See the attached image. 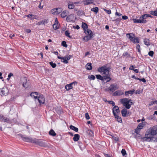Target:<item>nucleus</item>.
<instances>
[{
	"label": "nucleus",
	"mask_w": 157,
	"mask_h": 157,
	"mask_svg": "<svg viewBox=\"0 0 157 157\" xmlns=\"http://www.w3.org/2000/svg\"><path fill=\"white\" fill-rule=\"evenodd\" d=\"M82 27L83 29L84 32L86 35L84 37L83 40L87 42L92 39L93 37V33L90 29H88L87 24L85 23L82 22Z\"/></svg>",
	"instance_id": "1"
},
{
	"label": "nucleus",
	"mask_w": 157,
	"mask_h": 157,
	"mask_svg": "<svg viewBox=\"0 0 157 157\" xmlns=\"http://www.w3.org/2000/svg\"><path fill=\"white\" fill-rule=\"evenodd\" d=\"M157 134V125L154 126L147 130L145 136H155Z\"/></svg>",
	"instance_id": "2"
},
{
	"label": "nucleus",
	"mask_w": 157,
	"mask_h": 157,
	"mask_svg": "<svg viewBox=\"0 0 157 157\" xmlns=\"http://www.w3.org/2000/svg\"><path fill=\"white\" fill-rule=\"evenodd\" d=\"M109 70L110 68L109 67H107L106 65L98 68V71L101 73H103L102 75H105L108 72H110Z\"/></svg>",
	"instance_id": "3"
},
{
	"label": "nucleus",
	"mask_w": 157,
	"mask_h": 157,
	"mask_svg": "<svg viewBox=\"0 0 157 157\" xmlns=\"http://www.w3.org/2000/svg\"><path fill=\"white\" fill-rule=\"evenodd\" d=\"M133 36H131L130 33H127L126 34L127 37L129 39L131 42H132L133 43L135 44L136 43H139L140 40L139 38L137 37H135V36L133 34H132Z\"/></svg>",
	"instance_id": "4"
},
{
	"label": "nucleus",
	"mask_w": 157,
	"mask_h": 157,
	"mask_svg": "<svg viewBox=\"0 0 157 157\" xmlns=\"http://www.w3.org/2000/svg\"><path fill=\"white\" fill-rule=\"evenodd\" d=\"M33 143H35L41 147H46L48 146L46 141L43 140L34 139Z\"/></svg>",
	"instance_id": "5"
},
{
	"label": "nucleus",
	"mask_w": 157,
	"mask_h": 157,
	"mask_svg": "<svg viewBox=\"0 0 157 157\" xmlns=\"http://www.w3.org/2000/svg\"><path fill=\"white\" fill-rule=\"evenodd\" d=\"M18 135L25 142H31L33 143V141H34V139H33L31 138L26 136H25L22 135L21 134Z\"/></svg>",
	"instance_id": "6"
},
{
	"label": "nucleus",
	"mask_w": 157,
	"mask_h": 157,
	"mask_svg": "<svg viewBox=\"0 0 157 157\" xmlns=\"http://www.w3.org/2000/svg\"><path fill=\"white\" fill-rule=\"evenodd\" d=\"M154 136H145V137L143 139L144 140L148 141H153L156 142L157 141V138Z\"/></svg>",
	"instance_id": "7"
},
{
	"label": "nucleus",
	"mask_w": 157,
	"mask_h": 157,
	"mask_svg": "<svg viewBox=\"0 0 157 157\" xmlns=\"http://www.w3.org/2000/svg\"><path fill=\"white\" fill-rule=\"evenodd\" d=\"M39 96L37 98L39 102L40 105H42L45 103V99L44 95L42 94H39Z\"/></svg>",
	"instance_id": "8"
},
{
	"label": "nucleus",
	"mask_w": 157,
	"mask_h": 157,
	"mask_svg": "<svg viewBox=\"0 0 157 157\" xmlns=\"http://www.w3.org/2000/svg\"><path fill=\"white\" fill-rule=\"evenodd\" d=\"M144 127L143 122L140 123L138 125L137 128L135 130V132L137 134H138L140 132V130L142 129Z\"/></svg>",
	"instance_id": "9"
},
{
	"label": "nucleus",
	"mask_w": 157,
	"mask_h": 157,
	"mask_svg": "<svg viewBox=\"0 0 157 157\" xmlns=\"http://www.w3.org/2000/svg\"><path fill=\"white\" fill-rule=\"evenodd\" d=\"M118 89L116 85L111 84L109 87L106 89V90L110 91L113 92H114L116 90Z\"/></svg>",
	"instance_id": "10"
},
{
	"label": "nucleus",
	"mask_w": 157,
	"mask_h": 157,
	"mask_svg": "<svg viewBox=\"0 0 157 157\" xmlns=\"http://www.w3.org/2000/svg\"><path fill=\"white\" fill-rule=\"evenodd\" d=\"M9 92V90L6 87H3L2 88L1 90V93L2 94L1 96H6V95Z\"/></svg>",
	"instance_id": "11"
},
{
	"label": "nucleus",
	"mask_w": 157,
	"mask_h": 157,
	"mask_svg": "<svg viewBox=\"0 0 157 157\" xmlns=\"http://www.w3.org/2000/svg\"><path fill=\"white\" fill-rule=\"evenodd\" d=\"M71 57H72L71 55L66 56L63 57V60H61V61L63 62L64 63H68V60L71 59Z\"/></svg>",
	"instance_id": "12"
},
{
	"label": "nucleus",
	"mask_w": 157,
	"mask_h": 157,
	"mask_svg": "<svg viewBox=\"0 0 157 157\" xmlns=\"http://www.w3.org/2000/svg\"><path fill=\"white\" fill-rule=\"evenodd\" d=\"M78 82L76 81H74L71 83L67 84L65 86V89L67 90H69L71 89L72 88V85L74 83L77 84Z\"/></svg>",
	"instance_id": "13"
},
{
	"label": "nucleus",
	"mask_w": 157,
	"mask_h": 157,
	"mask_svg": "<svg viewBox=\"0 0 157 157\" xmlns=\"http://www.w3.org/2000/svg\"><path fill=\"white\" fill-rule=\"evenodd\" d=\"M62 10L61 8H56L52 9L51 11L52 13H57L58 14Z\"/></svg>",
	"instance_id": "14"
},
{
	"label": "nucleus",
	"mask_w": 157,
	"mask_h": 157,
	"mask_svg": "<svg viewBox=\"0 0 157 157\" xmlns=\"http://www.w3.org/2000/svg\"><path fill=\"white\" fill-rule=\"evenodd\" d=\"M111 75V73L108 72L106 74L104 75V80H107V82H109L111 79L110 77Z\"/></svg>",
	"instance_id": "15"
},
{
	"label": "nucleus",
	"mask_w": 157,
	"mask_h": 157,
	"mask_svg": "<svg viewBox=\"0 0 157 157\" xmlns=\"http://www.w3.org/2000/svg\"><path fill=\"white\" fill-rule=\"evenodd\" d=\"M133 20L134 23H146L147 22L146 20H143L140 18L139 19H133Z\"/></svg>",
	"instance_id": "16"
},
{
	"label": "nucleus",
	"mask_w": 157,
	"mask_h": 157,
	"mask_svg": "<svg viewBox=\"0 0 157 157\" xmlns=\"http://www.w3.org/2000/svg\"><path fill=\"white\" fill-rule=\"evenodd\" d=\"M131 100V99H128L127 98H123L121 99V102L124 105L126 103H129Z\"/></svg>",
	"instance_id": "17"
},
{
	"label": "nucleus",
	"mask_w": 157,
	"mask_h": 157,
	"mask_svg": "<svg viewBox=\"0 0 157 157\" xmlns=\"http://www.w3.org/2000/svg\"><path fill=\"white\" fill-rule=\"evenodd\" d=\"M121 114L123 117H125L127 115L129 114V112H128L127 110L125 109H122L121 111Z\"/></svg>",
	"instance_id": "18"
},
{
	"label": "nucleus",
	"mask_w": 157,
	"mask_h": 157,
	"mask_svg": "<svg viewBox=\"0 0 157 157\" xmlns=\"http://www.w3.org/2000/svg\"><path fill=\"white\" fill-rule=\"evenodd\" d=\"M23 82L22 84V86H23L25 88H27L28 87V85L27 83V79L26 78H24L22 79V80Z\"/></svg>",
	"instance_id": "19"
},
{
	"label": "nucleus",
	"mask_w": 157,
	"mask_h": 157,
	"mask_svg": "<svg viewBox=\"0 0 157 157\" xmlns=\"http://www.w3.org/2000/svg\"><path fill=\"white\" fill-rule=\"evenodd\" d=\"M113 110V112L114 113H115L116 114L117 113H119L120 112L119 107L117 105H115L114 106V107H113V108L112 109Z\"/></svg>",
	"instance_id": "20"
},
{
	"label": "nucleus",
	"mask_w": 157,
	"mask_h": 157,
	"mask_svg": "<svg viewBox=\"0 0 157 157\" xmlns=\"http://www.w3.org/2000/svg\"><path fill=\"white\" fill-rule=\"evenodd\" d=\"M113 115L114 116L115 118L117 119V120L118 122L120 123H121L122 122V120L120 117H119V116L117 115L115 113H114V112Z\"/></svg>",
	"instance_id": "21"
},
{
	"label": "nucleus",
	"mask_w": 157,
	"mask_h": 157,
	"mask_svg": "<svg viewBox=\"0 0 157 157\" xmlns=\"http://www.w3.org/2000/svg\"><path fill=\"white\" fill-rule=\"evenodd\" d=\"M124 94V93L121 90H117L114 92L113 94L114 96H120Z\"/></svg>",
	"instance_id": "22"
},
{
	"label": "nucleus",
	"mask_w": 157,
	"mask_h": 157,
	"mask_svg": "<svg viewBox=\"0 0 157 157\" xmlns=\"http://www.w3.org/2000/svg\"><path fill=\"white\" fill-rule=\"evenodd\" d=\"M68 14V12L67 10H65L63 11L61 13V16L62 18H64L66 17Z\"/></svg>",
	"instance_id": "23"
},
{
	"label": "nucleus",
	"mask_w": 157,
	"mask_h": 157,
	"mask_svg": "<svg viewBox=\"0 0 157 157\" xmlns=\"http://www.w3.org/2000/svg\"><path fill=\"white\" fill-rule=\"evenodd\" d=\"M75 7V5L73 3V2H69L68 3V8L70 9H72Z\"/></svg>",
	"instance_id": "24"
},
{
	"label": "nucleus",
	"mask_w": 157,
	"mask_h": 157,
	"mask_svg": "<svg viewBox=\"0 0 157 157\" xmlns=\"http://www.w3.org/2000/svg\"><path fill=\"white\" fill-rule=\"evenodd\" d=\"M83 2H84V4L86 5L93 3L94 1L92 0H86L84 1Z\"/></svg>",
	"instance_id": "25"
},
{
	"label": "nucleus",
	"mask_w": 157,
	"mask_h": 157,
	"mask_svg": "<svg viewBox=\"0 0 157 157\" xmlns=\"http://www.w3.org/2000/svg\"><path fill=\"white\" fill-rule=\"evenodd\" d=\"M79 135L78 134H75L74 135L73 140L74 141H77L79 140Z\"/></svg>",
	"instance_id": "26"
},
{
	"label": "nucleus",
	"mask_w": 157,
	"mask_h": 157,
	"mask_svg": "<svg viewBox=\"0 0 157 157\" xmlns=\"http://www.w3.org/2000/svg\"><path fill=\"white\" fill-rule=\"evenodd\" d=\"M86 69L90 70L92 69V67L91 63H87L86 65Z\"/></svg>",
	"instance_id": "27"
},
{
	"label": "nucleus",
	"mask_w": 157,
	"mask_h": 157,
	"mask_svg": "<svg viewBox=\"0 0 157 157\" xmlns=\"http://www.w3.org/2000/svg\"><path fill=\"white\" fill-rule=\"evenodd\" d=\"M135 90L133 89L132 90H129L125 92V94L127 96L129 94H131L132 95L134 92Z\"/></svg>",
	"instance_id": "28"
},
{
	"label": "nucleus",
	"mask_w": 157,
	"mask_h": 157,
	"mask_svg": "<svg viewBox=\"0 0 157 157\" xmlns=\"http://www.w3.org/2000/svg\"><path fill=\"white\" fill-rule=\"evenodd\" d=\"M96 76L97 79L102 81H104V75L102 76L100 75H96Z\"/></svg>",
	"instance_id": "29"
},
{
	"label": "nucleus",
	"mask_w": 157,
	"mask_h": 157,
	"mask_svg": "<svg viewBox=\"0 0 157 157\" xmlns=\"http://www.w3.org/2000/svg\"><path fill=\"white\" fill-rule=\"evenodd\" d=\"M144 42L145 45L147 46H149L150 45V43L149 42V39L145 38L144 39Z\"/></svg>",
	"instance_id": "30"
},
{
	"label": "nucleus",
	"mask_w": 157,
	"mask_h": 157,
	"mask_svg": "<svg viewBox=\"0 0 157 157\" xmlns=\"http://www.w3.org/2000/svg\"><path fill=\"white\" fill-rule=\"evenodd\" d=\"M121 20L122 19L121 17H119L113 20L112 21H115L116 24L118 25L120 22Z\"/></svg>",
	"instance_id": "31"
},
{
	"label": "nucleus",
	"mask_w": 157,
	"mask_h": 157,
	"mask_svg": "<svg viewBox=\"0 0 157 157\" xmlns=\"http://www.w3.org/2000/svg\"><path fill=\"white\" fill-rule=\"evenodd\" d=\"M70 128L71 129L74 131H75L77 132L78 131V129L75 126L71 125L70 126Z\"/></svg>",
	"instance_id": "32"
},
{
	"label": "nucleus",
	"mask_w": 157,
	"mask_h": 157,
	"mask_svg": "<svg viewBox=\"0 0 157 157\" xmlns=\"http://www.w3.org/2000/svg\"><path fill=\"white\" fill-rule=\"evenodd\" d=\"M150 13L152 15L157 16V8L154 11L151 10L150 11Z\"/></svg>",
	"instance_id": "33"
},
{
	"label": "nucleus",
	"mask_w": 157,
	"mask_h": 157,
	"mask_svg": "<svg viewBox=\"0 0 157 157\" xmlns=\"http://www.w3.org/2000/svg\"><path fill=\"white\" fill-rule=\"evenodd\" d=\"M49 134L52 136H55L56 134L55 131L53 129H51L49 132Z\"/></svg>",
	"instance_id": "34"
},
{
	"label": "nucleus",
	"mask_w": 157,
	"mask_h": 157,
	"mask_svg": "<svg viewBox=\"0 0 157 157\" xmlns=\"http://www.w3.org/2000/svg\"><path fill=\"white\" fill-rule=\"evenodd\" d=\"M98 7H96L94 8H92L91 9V11L94 12L95 13H97L98 11Z\"/></svg>",
	"instance_id": "35"
},
{
	"label": "nucleus",
	"mask_w": 157,
	"mask_h": 157,
	"mask_svg": "<svg viewBox=\"0 0 157 157\" xmlns=\"http://www.w3.org/2000/svg\"><path fill=\"white\" fill-rule=\"evenodd\" d=\"M147 14H144L142 15L140 17V18L142 19L143 20H146L145 19L147 18L148 16H147Z\"/></svg>",
	"instance_id": "36"
},
{
	"label": "nucleus",
	"mask_w": 157,
	"mask_h": 157,
	"mask_svg": "<svg viewBox=\"0 0 157 157\" xmlns=\"http://www.w3.org/2000/svg\"><path fill=\"white\" fill-rule=\"evenodd\" d=\"M65 34L66 36L70 38H72L71 36L70 35V33H69L68 30H66L65 31Z\"/></svg>",
	"instance_id": "37"
},
{
	"label": "nucleus",
	"mask_w": 157,
	"mask_h": 157,
	"mask_svg": "<svg viewBox=\"0 0 157 157\" xmlns=\"http://www.w3.org/2000/svg\"><path fill=\"white\" fill-rule=\"evenodd\" d=\"M34 94L36 95H39V93L38 92H32L31 94H30V96L32 97H34V96H35L34 95Z\"/></svg>",
	"instance_id": "38"
},
{
	"label": "nucleus",
	"mask_w": 157,
	"mask_h": 157,
	"mask_svg": "<svg viewBox=\"0 0 157 157\" xmlns=\"http://www.w3.org/2000/svg\"><path fill=\"white\" fill-rule=\"evenodd\" d=\"M72 15H70L67 17L66 18V20L68 22H71V21H72V20L71 18V16Z\"/></svg>",
	"instance_id": "39"
},
{
	"label": "nucleus",
	"mask_w": 157,
	"mask_h": 157,
	"mask_svg": "<svg viewBox=\"0 0 157 157\" xmlns=\"http://www.w3.org/2000/svg\"><path fill=\"white\" fill-rule=\"evenodd\" d=\"M49 64L53 68H55L56 66V64L52 61L50 62Z\"/></svg>",
	"instance_id": "40"
},
{
	"label": "nucleus",
	"mask_w": 157,
	"mask_h": 157,
	"mask_svg": "<svg viewBox=\"0 0 157 157\" xmlns=\"http://www.w3.org/2000/svg\"><path fill=\"white\" fill-rule=\"evenodd\" d=\"M88 78L90 79V80H94L95 78V77L94 75H91L88 76Z\"/></svg>",
	"instance_id": "41"
},
{
	"label": "nucleus",
	"mask_w": 157,
	"mask_h": 157,
	"mask_svg": "<svg viewBox=\"0 0 157 157\" xmlns=\"http://www.w3.org/2000/svg\"><path fill=\"white\" fill-rule=\"evenodd\" d=\"M61 45L67 48V45L66 44V42L65 41H63L61 43Z\"/></svg>",
	"instance_id": "42"
},
{
	"label": "nucleus",
	"mask_w": 157,
	"mask_h": 157,
	"mask_svg": "<svg viewBox=\"0 0 157 157\" xmlns=\"http://www.w3.org/2000/svg\"><path fill=\"white\" fill-rule=\"evenodd\" d=\"M136 48L137 50H138V52L140 53V45L139 44H137L136 45Z\"/></svg>",
	"instance_id": "43"
},
{
	"label": "nucleus",
	"mask_w": 157,
	"mask_h": 157,
	"mask_svg": "<svg viewBox=\"0 0 157 157\" xmlns=\"http://www.w3.org/2000/svg\"><path fill=\"white\" fill-rule=\"evenodd\" d=\"M124 105L125 106V108L127 109H129L131 107V105L129 103H126L124 104Z\"/></svg>",
	"instance_id": "44"
},
{
	"label": "nucleus",
	"mask_w": 157,
	"mask_h": 157,
	"mask_svg": "<svg viewBox=\"0 0 157 157\" xmlns=\"http://www.w3.org/2000/svg\"><path fill=\"white\" fill-rule=\"evenodd\" d=\"M88 132L89 134V135L91 136H94V133L91 130H88Z\"/></svg>",
	"instance_id": "45"
},
{
	"label": "nucleus",
	"mask_w": 157,
	"mask_h": 157,
	"mask_svg": "<svg viewBox=\"0 0 157 157\" xmlns=\"http://www.w3.org/2000/svg\"><path fill=\"white\" fill-rule=\"evenodd\" d=\"M104 10L108 14H109L111 13V11L110 10H107L105 9H104Z\"/></svg>",
	"instance_id": "46"
},
{
	"label": "nucleus",
	"mask_w": 157,
	"mask_h": 157,
	"mask_svg": "<svg viewBox=\"0 0 157 157\" xmlns=\"http://www.w3.org/2000/svg\"><path fill=\"white\" fill-rule=\"evenodd\" d=\"M121 152L123 156H124L126 154V151L124 149H122Z\"/></svg>",
	"instance_id": "47"
},
{
	"label": "nucleus",
	"mask_w": 157,
	"mask_h": 157,
	"mask_svg": "<svg viewBox=\"0 0 157 157\" xmlns=\"http://www.w3.org/2000/svg\"><path fill=\"white\" fill-rule=\"evenodd\" d=\"M85 117L87 120H89L90 118L89 114L88 113H86L85 114Z\"/></svg>",
	"instance_id": "48"
},
{
	"label": "nucleus",
	"mask_w": 157,
	"mask_h": 157,
	"mask_svg": "<svg viewBox=\"0 0 157 157\" xmlns=\"http://www.w3.org/2000/svg\"><path fill=\"white\" fill-rule=\"evenodd\" d=\"M110 104H111L113 106H115V102L113 101H107Z\"/></svg>",
	"instance_id": "49"
},
{
	"label": "nucleus",
	"mask_w": 157,
	"mask_h": 157,
	"mask_svg": "<svg viewBox=\"0 0 157 157\" xmlns=\"http://www.w3.org/2000/svg\"><path fill=\"white\" fill-rule=\"evenodd\" d=\"M148 54L149 56L152 57L153 56L154 52L152 51H150L149 52Z\"/></svg>",
	"instance_id": "50"
},
{
	"label": "nucleus",
	"mask_w": 157,
	"mask_h": 157,
	"mask_svg": "<svg viewBox=\"0 0 157 157\" xmlns=\"http://www.w3.org/2000/svg\"><path fill=\"white\" fill-rule=\"evenodd\" d=\"M83 12L82 10H78L77 12V14L78 15H79L82 14Z\"/></svg>",
	"instance_id": "51"
},
{
	"label": "nucleus",
	"mask_w": 157,
	"mask_h": 157,
	"mask_svg": "<svg viewBox=\"0 0 157 157\" xmlns=\"http://www.w3.org/2000/svg\"><path fill=\"white\" fill-rule=\"evenodd\" d=\"M53 27L55 30H56L58 29V27L57 26V25L54 24L53 25Z\"/></svg>",
	"instance_id": "52"
},
{
	"label": "nucleus",
	"mask_w": 157,
	"mask_h": 157,
	"mask_svg": "<svg viewBox=\"0 0 157 157\" xmlns=\"http://www.w3.org/2000/svg\"><path fill=\"white\" fill-rule=\"evenodd\" d=\"M44 23L43 22V21H40L36 23V25H43Z\"/></svg>",
	"instance_id": "53"
},
{
	"label": "nucleus",
	"mask_w": 157,
	"mask_h": 157,
	"mask_svg": "<svg viewBox=\"0 0 157 157\" xmlns=\"http://www.w3.org/2000/svg\"><path fill=\"white\" fill-rule=\"evenodd\" d=\"M43 22L44 23L43 25H45V24H47L48 22V19H44V20H43Z\"/></svg>",
	"instance_id": "54"
},
{
	"label": "nucleus",
	"mask_w": 157,
	"mask_h": 157,
	"mask_svg": "<svg viewBox=\"0 0 157 157\" xmlns=\"http://www.w3.org/2000/svg\"><path fill=\"white\" fill-rule=\"evenodd\" d=\"M4 121L6 122H9L10 121V120L9 118H5V119H4Z\"/></svg>",
	"instance_id": "55"
},
{
	"label": "nucleus",
	"mask_w": 157,
	"mask_h": 157,
	"mask_svg": "<svg viewBox=\"0 0 157 157\" xmlns=\"http://www.w3.org/2000/svg\"><path fill=\"white\" fill-rule=\"evenodd\" d=\"M74 4L76 6H78V5L81 4V2H73Z\"/></svg>",
	"instance_id": "56"
},
{
	"label": "nucleus",
	"mask_w": 157,
	"mask_h": 157,
	"mask_svg": "<svg viewBox=\"0 0 157 157\" xmlns=\"http://www.w3.org/2000/svg\"><path fill=\"white\" fill-rule=\"evenodd\" d=\"M73 28L74 29H79L80 27L78 25H77L76 26H73Z\"/></svg>",
	"instance_id": "57"
},
{
	"label": "nucleus",
	"mask_w": 157,
	"mask_h": 157,
	"mask_svg": "<svg viewBox=\"0 0 157 157\" xmlns=\"http://www.w3.org/2000/svg\"><path fill=\"white\" fill-rule=\"evenodd\" d=\"M5 119V117L3 116L0 115V121H3Z\"/></svg>",
	"instance_id": "58"
},
{
	"label": "nucleus",
	"mask_w": 157,
	"mask_h": 157,
	"mask_svg": "<svg viewBox=\"0 0 157 157\" xmlns=\"http://www.w3.org/2000/svg\"><path fill=\"white\" fill-rule=\"evenodd\" d=\"M141 93V90H137L136 91L135 94H140Z\"/></svg>",
	"instance_id": "59"
},
{
	"label": "nucleus",
	"mask_w": 157,
	"mask_h": 157,
	"mask_svg": "<svg viewBox=\"0 0 157 157\" xmlns=\"http://www.w3.org/2000/svg\"><path fill=\"white\" fill-rule=\"evenodd\" d=\"M122 19L124 20H127L128 19V17L125 15L123 16H122Z\"/></svg>",
	"instance_id": "60"
},
{
	"label": "nucleus",
	"mask_w": 157,
	"mask_h": 157,
	"mask_svg": "<svg viewBox=\"0 0 157 157\" xmlns=\"http://www.w3.org/2000/svg\"><path fill=\"white\" fill-rule=\"evenodd\" d=\"M116 15L118 16L119 17L121 16L122 15V14L120 13H119L117 12H116L115 13Z\"/></svg>",
	"instance_id": "61"
},
{
	"label": "nucleus",
	"mask_w": 157,
	"mask_h": 157,
	"mask_svg": "<svg viewBox=\"0 0 157 157\" xmlns=\"http://www.w3.org/2000/svg\"><path fill=\"white\" fill-rule=\"evenodd\" d=\"M134 69V66L133 65H131L129 68V70H133Z\"/></svg>",
	"instance_id": "62"
},
{
	"label": "nucleus",
	"mask_w": 157,
	"mask_h": 157,
	"mask_svg": "<svg viewBox=\"0 0 157 157\" xmlns=\"http://www.w3.org/2000/svg\"><path fill=\"white\" fill-rule=\"evenodd\" d=\"M78 143L79 147H80V148L82 149L81 148L82 145V143L81 141H79L78 142Z\"/></svg>",
	"instance_id": "63"
},
{
	"label": "nucleus",
	"mask_w": 157,
	"mask_h": 157,
	"mask_svg": "<svg viewBox=\"0 0 157 157\" xmlns=\"http://www.w3.org/2000/svg\"><path fill=\"white\" fill-rule=\"evenodd\" d=\"M140 81H141L144 82H146V80L144 78H140Z\"/></svg>",
	"instance_id": "64"
}]
</instances>
